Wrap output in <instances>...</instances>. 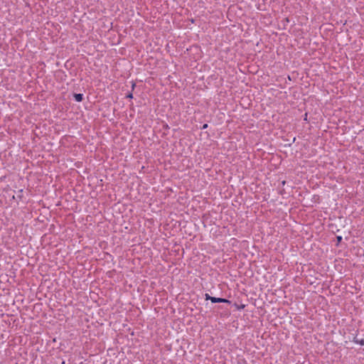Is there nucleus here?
I'll use <instances>...</instances> for the list:
<instances>
[{"instance_id":"f03ea898","label":"nucleus","mask_w":364,"mask_h":364,"mask_svg":"<svg viewBox=\"0 0 364 364\" xmlns=\"http://www.w3.org/2000/svg\"><path fill=\"white\" fill-rule=\"evenodd\" d=\"M74 98L77 102H81L82 100V94H75Z\"/></svg>"},{"instance_id":"7ed1b4c3","label":"nucleus","mask_w":364,"mask_h":364,"mask_svg":"<svg viewBox=\"0 0 364 364\" xmlns=\"http://www.w3.org/2000/svg\"><path fill=\"white\" fill-rule=\"evenodd\" d=\"M211 297H212V296H210V295H208V294H205V299H206L207 300H208V299H210V298H211Z\"/></svg>"},{"instance_id":"39448f33","label":"nucleus","mask_w":364,"mask_h":364,"mask_svg":"<svg viewBox=\"0 0 364 364\" xmlns=\"http://www.w3.org/2000/svg\"><path fill=\"white\" fill-rule=\"evenodd\" d=\"M206 127H207V124H204L203 128H206Z\"/></svg>"},{"instance_id":"20e7f679","label":"nucleus","mask_w":364,"mask_h":364,"mask_svg":"<svg viewBox=\"0 0 364 364\" xmlns=\"http://www.w3.org/2000/svg\"><path fill=\"white\" fill-rule=\"evenodd\" d=\"M128 97L132 98V94H129V95H128Z\"/></svg>"},{"instance_id":"423d86ee","label":"nucleus","mask_w":364,"mask_h":364,"mask_svg":"<svg viewBox=\"0 0 364 364\" xmlns=\"http://www.w3.org/2000/svg\"><path fill=\"white\" fill-rule=\"evenodd\" d=\"M338 240H341V237H338Z\"/></svg>"},{"instance_id":"f257e3e1","label":"nucleus","mask_w":364,"mask_h":364,"mask_svg":"<svg viewBox=\"0 0 364 364\" xmlns=\"http://www.w3.org/2000/svg\"><path fill=\"white\" fill-rule=\"evenodd\" d=\"M210 301L213 302V303H216V302H224V303H229L230 301L225 299H221V298H216V297H211L210 298Z\"/></svg>"}]
</instances>
